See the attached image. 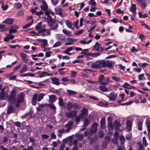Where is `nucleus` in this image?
Returning <instances> with one entry per match:
<instances>
[{
	"mask_svg": "<svg viewBox=\"0 0 150 150\" xmlns=\"http://www.w3.org/2000/svg\"><path fill=\"white\" fill-rule=\"evenodd\" d=\"M58 100L59 105L61 106H63L64 104L62 98L60 97L59 98Z\"/></svg>",
	"mask_w": 150,
	"mask_h": 150,
	"instance_id": "obj_48",
	"label": "nucleus"
},
{
	"mask_svg": "<svg viewBox=\"0 0 150 150\" xmlns=\"http://www.w3.org/2000/svg\"><path fill=\"white\" fill-rule=\"evenodd\" d=\"M49 97V100L48 101L49 103H53L56 100L57 98L56 96L53 95L48 96Z\"/></svg>",
	"mask_w": 150,
	"mask_h": 150,
	"instance_id": "obj_17",
	"label": "nucleus"
},
{
	"mask_svg": "<svg viewBox=\"0 0 150 150\" xmlns=\"http://www.w3.org/2000/svg\"><path fill=\"white\" fill-rule=\"evenodd\" d=\"M142 142L144 145L145 146H147L148 145V143H147L146 140V138L145 137H143L142 138Z\"/></svg>",
	"mask_w": 150,
	"mask_h": 150,
	"instance_id": "obj_59",
	"label": "nucleus"
},
{
	"mask_svg": "<svg viewBox=\"0 0 150 150\" xmlns=\"http://www.w3.org/2000/svg\"><path fill=\"white\" fill-rule=\"evenodd\" d=\"M113 125L115 127V129L117 130L119 127L120 126V124L117 121H115L113 123Z\"/></svg>",
	"mask_w": 150,
	"mask_h": 150,
	"instance_id": "obj_31",
	"label": "nucleus"
},
{
	"mask_svg": "<svg viewBox=\"0 0 150 150\" xmlns=\"http://www.w3.org/2000/svg\"><path fill=\"white\" fill-rule=\"evenodd\" d=\"M47 40H46L45 41L42 43L41 44V46L42 48H44L47 46Z\"/></svg>",
	"mask_w": 150,
	"mask_h": 150,
	"instance_id": "obj_51",
	"label": "nucleus"
},
{
	"mask_svg": "<svg viewBox=\"0 0 150 150\" xmlns=\"http://www.w3.org/2000/svg\"><path fill=\"white\" fill-rule=\"evenodd\" d=\"M13 18H8L2 21V23L7 25H11L13 22Z\"/></svg>",
	"mask_w": 150,
	"mask_h": 150,
	"instance_id": "obj_14",
	"label": "nucleus"
},
{
	"mask_svg": "<svg viewBox=\"0 0 150 150\" xmlns=\"http://www.w3.org/2000/svg\"><path fill=\"white\" fill-rule=\"evenodd\" d=\"M6 30V25L3 24H0V32H4Z\"/></svg>",
	"mask_w": 150,
	"mask_h": 150,
	"instance_id": "obj_27",
	"label": "nucleus"
},
{
	"mask_svg": "<svg viewBox=\"0 0 150 150\" xmlns=\"http://www.w3.org/2000/svg\"><path fill=\"white\" fill-rule=\"evenodd\" d=\"M20 55L21 56L22 59L24 61L25 63H27L28 61V59L26 55L23 53H20Z\"/></svg>",
	"mask_w": 150,
	"mask_h": 150,
	"instance_id": "obj_20",
	"label": "nucleus"
},
{
	"mask_svg": "<svg viewBox=\"0 0 150 150\" xmlns=\"http://www.w3.org/2000/svg\"><path fill=\"white\" fill-rule=\"evenodd\" d=\"M76 137L79 142L81 141L83 138V135L82 134H77L76 135Z\"/></svg>",
	"mask_w": 150,
	"mask_h": 150,
	"instance_id": "obj_35",
	"label": "nucleus"
},
{
	"mask_svg": "<svg viewBox=\"0 0 150 150\" xmlns=\"http://www.w3.org/2000/svg\"><path fill=\"white\" fill-rule=\"evenodd\" d=\"M81 51V52L80 53L81 54H86L88 52V49H85L83 50H82H82Z\"/></svg>",
	"mask_w": 150,
	"mask_h": 150,
	"instance_id": "obj_57",
	"label": "nucleus"
},
{
	"mask_svg": "<svg viewBox=\"0 0 150 150\" xmlns=\"http://www.w3.org/2000/svg\"><path fill=\"white\" fill-rule=\"evenodd\" d=\"M138 129L139 130L142 129V123L141 122H139L138 124Z\"/></svg>",
	"mask_w": 150,
	"mask_h": 150,
	"instance_id": "obj_63",
	"label": "nucleus"
},
{
	"mask_svg": "<svg viewBox=\"0 0 150 150\" xmlns=\"http://www.w3.org/2000/svg\"><path fill=\"white\" fill-rule=\"evenodd\" d=\"M140 22L142 26H144L145 28L148 30H149L150 29L149 27L148 26V25H147L144 21H141Z\"/></svg>",
	"mask_w": 150,
	"mask_h": 150,
	"instance_id": "obj_55",
	"label": "nucleus"
},
{
	"mask_svg": "<svg viewBox=\"0 0 150 150\" xmlns=\"http://www.w3.org/2000/svg\"><path fill=\"white\" fill-rule=\"evenodd\" d=\"M48 106L54 111H56V108L54 104H48Z\"/></svg>",
	"mask_w": 150,
	"mask_h": 150,
	"instance_id": "obj_50",
	"label": "nucleus"
},
{
	"mask_svg": "<svg viewBox=\"0 0 150 150\" xmlns=\"http://www.w3.org/2000/svg\"><path fill=\"white\" fill-rule=\"evenodd\" d=\"M52 83L57 85H59L60 84L59 79L57 78H51Z\"/></svg>",
	"mask_w": 150,
	"mask_h": 150,
	"instance_id": "obj_16",
	"label": "nucleus"
},
{
	"mask_svg": "<svg viewBox=\"0 0 150 150\" xmlns=\"http://www.w3.org/2000/svg\"><path fill=\"white\" fill-rule=\"evenodd\" d=\"M126 129L129 131H130L132 128V124L131 122L128 120L126 121Z\"/></svg>",
	"mask_w": 150,
	"mask_h": 150,
	"instance_id": "obj_28",
	"label": "nucleus"
},
{
	"mask_svg": "<svg viewBox=\"0 0 150 150\" xmlns=\"http://www.w3.org/2000/svg\"><path fill=\"white\" fill-rule=\"evenodd\" d=\"M54 11L56 13L62 17H64L66 16V14L65 12L63 11L59 6H57L55 7Z\"/></svg>",
	"mask_w": 150,
	"mask_h": 150,
	"instance_id": "obj_5",
	"label": "nucleus"
},
{
	"mask_svg": "<svg viewBox=\"0 0 150 150\" xmlns=\"http://www.w3.org/2000/svg\"><path fill=\"white\" fill-rule=\"evenodd\" d=\"M37 96L33 95L32 100V103L33 105H35L36 104Z\"/></svg>",
	"mask_w": 150,
	"mask_h": 150,
	"instance_id": "obj_34",
	"label": "nucleus"
},
{
	"mask_svg": "<svg viewBox=\"0 0 150 150\" xmlns=\"http://www.w3.org/2000/svg\"><path fill=\"white\" fill-rule=\"evenodd\" d=\"M120 140L121 142V144H123L125 140V139L124 137L123 136H121L120 137Z\"/></svg>",
	"mask_w": 150,
	"mask_h": 150,
	"instance_id": "obj_56",
	"label": "nucleus"
},
{
	"mask_svg": "<svg viewBox=\"0 0 150 150\" xmlns=\"http://www.w3.org/2000/svg\"><path fill=\"white\" fill-rule=\"evenodd\" d=\"M111 118V117H109L107 119V120L109 121L108 126V129L110 130L112 129L113 128L114 126L113 125H112L111 122H109V120H110Z\"/></svg>",
	"mask_w": 150,
	"mask_h": 150,
	"instance_id": "obj_29",
	"label": "nucleus"
},
{
	"mask_svg": "<svg viewBox=\"0 0 150 150\" xmlns=\"http://www.w3.org/2000/svg\"><path fill=\"white\" fill-rule=\"evenodd\" d=\"M110 79L109 77L107 78L104 77V75H100L98 77V82L102 85H106L109 83L113 82L112 80H110Z\"/></svg>",
	"mask_w": 150,
	"mask_h": 150,
	"instance_id": "obj_2",
	"label": "nucleus"
},
{
	"mask_svg": "<svg viewBox=\"0 0 150 150\" xmlns=\"http://www.w3.org/2000/svg\"><path fill=\"white\" fill-rule=\"evenodd\" d=\"M41 4L40 6L41 9L45 11V14L46 15H48L51 12V10L48 9V6L46 2L44 0H42L41 1Z\"/></svg>",
	"mask_w": 150,
	"mask_h": 150,
	"instance_id": "obj_3",
	"label": "nucleus"
},
{
	"mask_svg": "<svg viewBox=\"0 0 150 150\" xmlns=\"http://www.w3.org/2000/svg\"><path fill=\"white\" fill-rule=\"evenodd\" d=\"M73 124V122L70 121L65 125V127L66 128L65 131L66 132H69L72 128V126Z\"/></svg>",
	"mask_w": 150,
	"mask_h": 150,
	"instance_id": "obj_8",
	"label": "nucleus"
},
{
	"mask_svg": "<svg viewBox=\"0 0 150 150\" xmlns=\"http://www.w3.org/2000/svg\"><path fill=\"white\" fill-rule=\"evenodd\" d=\"M81 118L82 119V117L81 116V115H79L77 116L76 118L75 121L77 123H79L80 121Z\"/></svg>",
	"mask_w": 150,
	"mask_h": 150,
	"instance_id": "obj_52",
	"label": "nucleus"
},
{
	"mask_svg": "<svg viewBox=\"0 0 150 150\" xmlns=\"http://www.w3.org/2000/svg\"><path fill=\"white\" fill-rule=\"evenodd\" d=\"M100 45L101 44H99V42H96L95 45L93 47V49L95 51H100Z\"/></svg>",
	"mask_w": 150,
	"mask_h": 150,
	"instance_id": "obj_21",
	"label": "nucleus"
},
{
	"mask_svg": "<svg viewBox=\"0 0 150 150\" xmlns=\"http://www.w3.org/2000/svg\"><path fill=\"white\" fill-rule=\"evenodd\" d=\"M98 124L96 123H94L92 125L91 130H90V133L93 134L96 132L97 130Z\"/></svg>",
	"mask_w": 150,
	"mask_h": 150,
	"instance_id": "obj_11",
	"label": "nucleus"
},
{
	"mask_svg": "<svg viewBox=\"0 0 150 150\" xmlns=\"http://www.w3.org/2000/svg\"><path fill=\"white\" fill-rule=\"evenodd\" d=\"M13 109V107L10 105L9 106L8 108L7 114H9L12 112Z\"/></svg>",
	"mask_w": 150,
	"mask_h": 150,
	"instance_id": "obj_42",
	"label": "nucleus"
},
{
	"mask_svg": "<svg viewBox=\"0 0 150 150\" xmlns=\"http://www.w3.org/2000/svg\"><path fill=\"white\" fill-rule=\"evenodd\" d=\"M29 35L30 36H32L39 35V33H36L35 32L33 31L30 32L29 33Z\"/></svg>",
	"mask_w": 150,
	"mask_h": 150,
	"instance_id": "obj_45",
	"label": "nucleus"
},
{
	"mask_svg": "<svg viewBox=\"0 0 150 150\" xmlns=\"http://www.w3.org/2000/svg\"><path fill=\"white\" fill-rule=\"evenodd\" d=\"M100 126L102 128H103L105 126V119L102 118L100 122Z\"/></svg>",
	"mask_w": 150,
	"mask_h": 150,
	"instance_id": "obj_37",
	"label": "nucleus"
},
{
	"mask_svg": "<svg viewBox=\"0 0 150 150\" xmlns=\"http://www.w3.org/2000/svg\"><path fill=\"white\" fill-rule=\"evenodd\" d=\"M111 78L115 82H118L121 81L120 78L116 76H111Z\"/></svg>",
	"mask_w": 150,
	"mask_h": 150,
	"instance_id": "obj_32",
	"label": "nucleus"
},
{
	"mask_svg": "<svg viewBox=\"0 0 150 150\" xmlns=\"http://www.w3.org/2000/svg\"><path fill=\"white\" fill-rule=\"evenodd\" d=\"M96 23V20L94 19H93V20L90 19L86 21L87 24H89L92 25Z\"/></svg>",
	"mask_w": 150,
	"mask_h": 150,
	"instance_id": "obj_38",
	"label": "nucleus"
},
{
	"mask_svg": "<svg viewBox=\"0 0 150 150\" xmlns=\"http://www.w3.org/2000/svg\"><path fill=\"white\" fill-rule=\"evenodd\" d=\"M79 23V20H77L74 22L73 25L77 29H79V27L78 26V24Z\"/></svg>",
	"mask_w": 150,
	"mask_h": 150,
	"instance_id": "obj_49",
	"label": "nucleus"
},
{
	"mask_svg": "<svg viewBox=\"0 0 150 150\" xmlns=\"http://www.w3.org/2000/svg\"><path fill=\"white\" fill-rule=\"evenodd\" d=\"M34 95H36L37 96V101H40L43 99L44 96V94L43 93H42L39 94L38 95L35 94Z\"/></svg>",
	"mask_w": 150,
	"mask_h": 150,
	"instance_id": "obj_25",
	"label": "nucleus"
},
{
	"mask_svg": "<svg viewBox=\"0 0 150 150\" xmlns=\"http://www.w3.org/2000/svg\"><path fill=\"white\" fill-rule=\"evenodd\" d=\"M73 107V104L69 102L67 104V108L68 110H71Z\"/></svg>",
	"mask_w": 150,
	"mask_h": 150,
	"instance_id": "obj_41",
	"label": "nucleus"
},
{
	"mask_svg": "<svg viewBox=\"0 0 150 150\" xmlns=\"http://www.w3.org/2000/svg\"><path fill=\"white\" fill-rule=\"evenodd\" d=\"M65 23L66 25L69 28L73 30L74 29L72 27V22L68 20H66L65 21Z\"/></svg>",
	"mask_w": 150,
	"mask_h": 150,
	"instance_id": "obj_26",
	"label": "nucleus"
},
{
	"mask_svg": "<svg viewBox=\"0 0 150 150\" xmlns=\"http://www.w3.org/2000/svg\"><path fill=\"white\" fill-rule=\"evenodd\" d=\"M56 23V22L52 20H49L47 22L48 24L51 28L53 26L54 24Z\"/></svg>",
	"mask_w": 150,
	"mask_h": 150,
	"instance_id": "obj_36",
	"label": "nucleus"
},
{
	"mask_svg": "<svg viewBox=\"0 0 150 150\" xmlns=\"http://www.w3.org/2000/svg\"><path fill=\"white\" fill-rule=\"evenodd\" d=\"M67 92L68 93L67 94L69 96L74 95L76 93L75 91L70 90L68 89L67 90Z\"/></svg>",
	"mask_w": 150,
	"mask_h": 150,
	"instance_id": "obj_39",
	"label": "nucleus"
},
{
	"mask_svg": "<svg viewBox=\"0 0 150 150\" xmlns=\"http://www.w3.org/2000/svg\"><path fill=\"white\" fill-rule=\"evenodd\" d=\"M41 137L43 139H46L48 138L49 136L45 134H42L41 135Z\"/></svg>",
	"mask_w": 150,
	"mask_h": 150,
	"instance_id": "obj_64",
	"label": "nucleus"
},
{
	"mask_svg": "<svg viewBox=\"0 0 150 150\" xmlns=\"http://www.w3.org/2000/svg\"><path fill=\"white\" fill-rule=\"evenodd\" d=\"M88 4L93 6H96V4L94 0H90L89 1Z\"/></svg>",
	"mask_w": 150,
	"mask_h": 150,
	"instance_id": "obj_53",
	"label": "nucleus"
},
{
	"mask_svg": "<svg viewBox=\"0 0 150 150\" xmlns=\"http://www.w3.org/2000/svg\"><path fill=\"white\" fill-rule=\"evenodd\" d=\"M112 63L111 61L108 60H98L92 64L93 69H100L102 67H107L109 68L112 67Z\"/></svg>",
	"mask_w": 150,
	"mask_h": 150,
	"instance_id": "obj_1",
	"label": "nucleus"
},
{
	"mask_svg": "<svg viewBox=\"0 0 150 150\" xmlns=\"http://www.w3.org/2000/svg\"><path fill=\"white\" fill-rule=\"evenodd\" d=\"M81 113L80 115H81L82 119L83 118V116H86L88 114L87 110L85 108H83L81 110Z\"/></svg>",
	"mask_w": 150,
	"mask_h": 150,
	"instance_id": "obj_15",
	"label": "nucleus"
},
{
	"mask_svg": "<svg viewBox=\"0 0 150 150\" xmlns=\"http://www.w3.org/2000/svg\"><path fill=\"white\" fill-rule=\"evenodd\" d=\"M77 112V111L72 110L70 112H67L65 115L67 117L73 118L76 116Z\"/></svg>",
	"mask_w": 150,
	"mask_h": 150,
	"instance_id": "obj_6",
	"label": "nucleus"
},
{
	"mask_svg": "<svg viewBox=\"0 0 150 150\" xmlns=\"http://www.w3.org/2000/svg\"><path fill=\"white\" fill-rule=\"evenodd\" d=\"M33 23V21L32 20L30 22L28 23L27 25L23 26V29H26L30 27V26L32 25Z\"/></svg>",
	"mask_w": 150,
	"mask_h": 150,
	"instance_id": "obj_44",
	"label": "nucleus"
},
{
	"mask_svg": "<svg viewBox=\"0 0 150 150\" xmlns=\"http://www.w3.org/2000/svg\"><path fill=\"white\" fill-rule=\"evenodd\" d=\"M42 25V23L40 22L38 23L36 26V29L38 30L39 33L44 32L45 30V29L41 28Z\"/></svg>",
	"mask_w": 150,
	"mask_h": 150,
	"instance_id": "obj_12",
	"label": "nucleus"
},
{
	"mask_svg": "<svg viewBox=\"0 0 150 150\" xmlns=\"http://www.w3.org/2000/svg\"><path fill=\"white\" fill-rule=\"evenodd\" d=\"M28 68L26 65L24 64L23 66V67L19 71V73H23L27 71Z\"/></svg>",
	"mask_w": 150,
	"mask_h": 150,
	"instance_id": "obj_30",
	"label": "nucleus"
},
{
	"mask_svg": "<svg viewBox=\"0 0 150 150\" xmlns=\"http://www.w3.org/2000/svg\"><path fill=\"white\" fill-rule=\"evenodd\" d=\"M8 6L7 5H3V2H2L1 8L4 10H6L8 8Z\"/></svg>",
	"mask_w": 150,
	"mask_h": 150,
	"instance_id": "obj_58",
	"label": "nucleus"
},
{
	"mask_svg": "<svg viewBox=\"0 0 150 150\" xmlns=\"http://www.w3.org/2000/svg\"><path fill=\"white\" fill-rule=\"evenodd\" d=\"M117 96V95L115 94L113 92L110 93L107 96L109 98L110 100L112 101L115 100Z\"/></svg>",
	"mask_w": 150,
	"mask_h": 150,
	"instance_id": "obj_13",
	"label": "nucleus"
},
{
	"mask_svg": "<svg viewBox=\"0 0 150 150\" xmlns=\"http://www.w3.org/2000/svg\"><path fill=\"white\" fill-rule=\"evenodd\" d=\"M19 27L18 25H15L11 27L9 30V33L11 34L17 32V30L19 29Z\"/></svg>",
	"mask_w": 150,
	"mask_h": 150,
	"instance_id": "obj_9",
	"label": "nucleus"
},
{
	"mask_svg": "<svg viewBox=\"0 0 150 150\" xmlns=\"http://www.w3.org/2000/svg\"><path fill=\"white\" fill-rule=\"evenodd\" d=\"M50 74H47V72H42L39 74V77L40 78L44 77L46 76H49Z\"/></svg>",
	"mask_w": 150,
	"mask_h": 150,
	"instance_id": "obj_40",
	"label": "nucleus"
},
{
	"mask_svg": "<svg viewBox=\"0 0 150 150\" xmlns=\"http://www.w3.org/2000/svg\"><path fill=\"white\" fill-rule=\"evenodd\" d=\"M62 44L59 41L56 42L53 45L52 47L54 48L60 46Z\"/></svg>",
	"mask_w": 150,
	"mask_h": 150,
	"instance_id": "obj_46",
	"label": "nucleus"
},
{
	"mask_svg": "<svg viewBox=\"0 0 150 150\" xmlns=\"http://www.w3.org/2000/svg\"><path fill=\"white\" fill-rule=\"evenodd\" d=\"M24 96L23 93H21L18 96L17 102L20 103L23 102L24 100Z\"/></svg>",
	"mask_w": 150,
	"mask_h": 150,
	"instance_id": "obj_22",
	"label": "nucleus"
},
{
	"mask_svg": "<svg viewBox=\"0 0 150 150\" xmlns=\"http://www.w3.org/2000/svg\"><path fill=\"white\" fill-rule=\"evenodd\" d=\"M17 15L19 16L23 15L24 14V12L23 11L20 10L18 11L17 13Z\"/></svg>",
	"mask_w": 150,
	"mask_h": 150,
	"instance_id": "obj_62",
	"label": "nucleus"
},
{
	"mask_svg": "<svg viewBox=\"0 0 150 150\" xmlns=\"http://www.w3.org/2000/svg\"><path fill=\"white\" fill-rule=\"evenodd\" d=\"M99 89L101 91L105 92L108 91V89L106 87L103 86H99Z\"/></svg>",
	"mask_w": 150,
	"mask_h": 150,
	"instance_id": "obj_33",
	"label": "nucleus"
},
{
	"mask_svg": "<svg viewBox=\"0 0 150 150\" xmlns=\"http://www.w3.org/2000/svg\"><path fill=\"white\" fill-rule=\"evenodd\" d=\"M16 92L15 89H13L10 93V95L8 98V100L13 103H16L17 100L15 98Z\"/></svg>",
	"mask_w": 150,
	"mask_h": 150,
	"instance_id": "obj_4",
	"label": "nucleus"
},
{
	"mask_svg": "<svg viewBox=\"0 0 150 150\" xmlns=\"http://www.w3.org/2000/svg\"><path fill=\"white\" fill-rule=\"evenodd\" d=\"M71 77H74L77 74V72L75 71H71Z\"/></svg>",
	"mask_w": 150,
	"mask_h": 150,
	"instance_id": "obj_61",
	"label": "nucleus"
},
{
	"mask_svg": "<svg viewBox=\"0 0 150 150\" xmlns=\"http://www.w3.org/2000/svg\"><path fill=\"white\" fill-rule=\"evenodd\" d=\"M74 50V47H67L65 50L63 51V52L65 54L71 56L72 53L69 52L70 51Z\"/></svg>",
	"mask_w": 150,
	"mask_h": 150,
	"instance_id": "obj_10",
	"label": "nucleus"
},
{
	"mask_svg": "<svg viewBox=\"0 0 150 150\" xmlns=\"http://www.w3.org/2000/svg\"><path fill=\"white\" fill-rule=\"evenodd\" d=\"M62 31L66 36L69 37L71 36V33L69 30L65 29H63Z\"/></svg>",
	"mask_w": 150,
	"mask_h": 150,
	"instance_id": "obj_24",
	"label": "nucleus"
},
{
	"mask_svg": "<svg viewBox=\"0 0 150 150\" xmlns=\"http://www.w3.org/2000/svg\"><path fill=\"white\" fill-rule=\"evenodd\" d=\"M58 27V24L56 23L54 24L53 26H52L50 29V30H55Z\"/></svg>",
	"mask_w": 150,
	"mask_h": 150,
	"instance_id": "obj_47",
	"label": "nucleus"
},
{
	"mask_svg": "<svg viewBox=\"0 0 150 150\" xmlns=\"http://www.w3.org/2000/svg\"><path fill=\"white\" fill-rule=\"evenodd\" d=\"M136 5L134 4H132L131 6L130 11L132 12L134 16H135L136 14Z\"/></svg>",
	"mask_w": 150,
	"mask_h": 150,
	"instance_id": "obj_23",
	"label": "nucleus"
},
{
	"mask_svg": "<svg viewBox=\"0 0 150 150\" xmlns=\"http://www.w3.org/2000/svg\"><path fill=\"white\" fill-rule=\"evenodd\" d=\"M56 36L57 38L60 41L63 42L65 41L66 39V37L61 34H56Z\"/></svg>",
	"mask_w": 150,
	"mask_h": 150,
	"instance_id": "obj_7",
	"label": "nucleus"
},
{
	"mask_svg": "<svg viewBox=\"0 0 150 150\" xmlns=\"http://www.w3.org/2000/svg\"><path fill=\"white\" fill-rule=\"evenodd\" d=\"M6 96V93L4 91H2L0 93V99L2 100Z\"/></svg>",
	"mask_w": 150,
	"mask_h": 150,
	"instance_id": "obj_43",
	"label": "nucleus"
},
{
	"mask_svg": "<svg viewBox=\"0 0 150 150\" xmlns=\"http://www.w3.org/2000/svg\"><path fill=\"white\" fill-rule=\"evenodd\" d=\"M89 123V120L87 119H86L84 121V122H83V126L85 127H86L88 125Z\"/></svg>",
	"mask_w": 150,
	"mask_h": 150,
	"instance_id": "obj_54",
	"label": "nucleus"
},
{
	"mask_svg": "<svg viewBox=\"0 0 150 150\" xmlns=\"http://www.w3.org/2000/svg\"><path fill=\"white\" fill-rule=\"evenodd\" d=\"M39 33H41V34L39 35L44 37L46 36L50 35V30H48L46 31L45 29V30L44 31L39 32Z\"/></svg>",
	"mask_w": 150,
	"mask_h": 150,
	"instance_id": "obj_19",
	"label": "nucleus"
},
{
	"mask_svg": "<svg viewBox=\"0 0 150 150\" xmlns=\"http://www.w3.org/2000/svg\"><path fill=\"white\" fill-rule=\"evenodd\" d=\"M137 3L140 4L141 5V7L142 8H145L146 6V2H145L143 0H139L136 1Z\"/></svg>",
	"mask_w": 150,
	"mask_h": 150,
	"instance_id": "obj_18",
	"label": "nucleus"
},
{
	"mask_svg": "<svg viewBox=\"0 0 150 150\" xmlns=\"http://www.w3.org/2000/svg\"><path fill=\"white\" fill-rule=\"evenodd\" d=\"M14 6L16 8H19L21 6V5L19 3H16L14 4Z\"/></svg>",
	"mask_w": 150,
	"mask_h": 150,
	"instance_id": "obj_60",
	"label": "nucleus"
}]
</instances>
